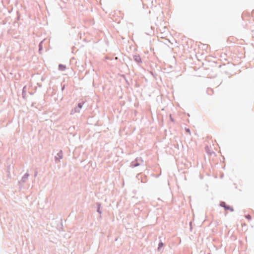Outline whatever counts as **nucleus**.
<instances>
[{
	"label": "nucleus",
	"instance_id": "1",
	"mask_svg": "<svg viewBox=\"0 0 254 254\" xmlns=\"http://www.w3.org/2000/svg\"><path fill=\"white\" fill-rule=\"evenodd\" d=\"M220 205L224 207L226 210H230L231 211H233V209L229 206H227L225 202H222L221 203Z\"/></svg>",
	"mask_w": 254,
	"mask_h": 254
},
{
	"label": "nucleus",
	"instance_id": "2",
	"mask_svg": "<svg viewBox=\"0 0 254 254\" xmlns=\"http://www.w3.org/2000/svg\"><path fill=\"white\" fill-rule=\"evenodd\" d=\"M134 60L137 62V63H141V58L140 57V56H134Z\"/></svg>",
	"mask_w": 254,
	"mask_h": 254
},
{
	"label": "nucleus",
	"instance_id": "3",
	"mask_svg": "<svg viewBox=\"0 0 254 254\" xmlns=\"http://www.w3.org/2000/svg\"><path fill=\"white\" fill-rule=\"evenodd\" d=\"M59 68L61 70H64L66 69V66L63 64H60L59 65Z\"/></svg>",
	"mask_w": 254,
	"mask_h": 254
},
{
	"label": "nucleus",
	"instance_id": "4",
	"mask_svg": "<svg viewBox=\"0 0 254 254\" xmlns=\"http://www.w3.org/2000/svg\"><path fill=\"white\" fill-rule=\"evenodd\" d=\"M245 217L248 220H251L252 218L250 214L246 215Z\"/></svg>",
	"mask_w": 254,
	"mask_h": 254
},
{
	"label": "nucleus",
	"instance_id": "5",
	"mask_svg": "<svg viewBox=\"0 0 254 254\" xmlns=\"http://www.w3.org/2000/svg\"><path fill=\"white\" fill-rule=\"evenodd\" d=\"M186 131L187 132H188L189 133H190V129H189V128H186Z\"/></svg>",
	"mask_w": 254,
	"mask_h": 254
},
{
	"label": "nucleus",
	"instance_id": "6",
	"mask_svg": "<svg viewBox=\"0 0 254 254\" xmlns=\"http://www.w3.org/2000/svg\"><path fill=\"white\" fill-rule=\"evenodd\" d=\"M163 244L162 243H160L159 244V249L160 248L162 247L163 246Z\"/></svg>",
	"mask_w": 254,
	"mask_h": 254
},
{
	"label": "nucleus",
	"instance_id": "7",
	"mask_svg": "<svg viewBox=\"0 0 254 254\" xmlns=\"http://www.w3.org/2000/svg\"><path fill=\"white\" fill-rule=\"evenodd\" d=\"M78 106L79 107V108L81 109L82 107V105L81 104H78Z\"/></svg>",
	"mask_w": 254,
	"mask_h": 254
}]
</instances>
